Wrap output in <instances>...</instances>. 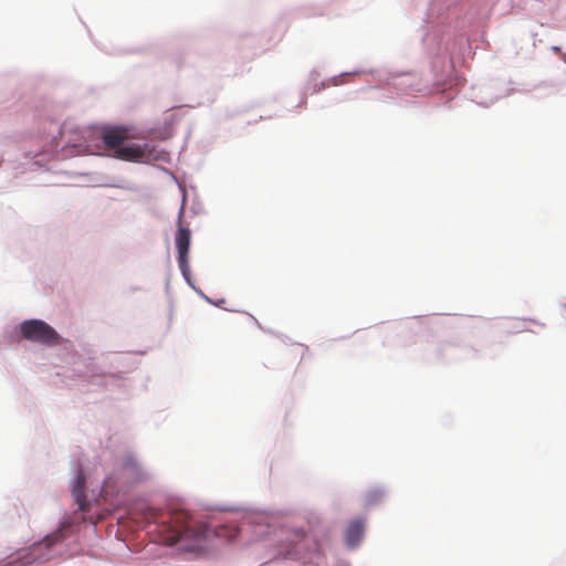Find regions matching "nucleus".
<instances>
[{
	"mask_svg": "<svg viewBox=\"0 0 566 566\" xmlns=\"http://www.w3.org/2000/svg\"><path fill=\"white\" fill-rule=\"evenodd\" d=\"M160 539L165 545L172 546L177 542H185V549L191 551L199 547L201 541L208 539L210 527L205 523H195L189 513L179 510L169 514L167 521L160 524Z\"/></svg>",
	"mask_w": 566,
	"mask_h": 566,
	"instance_id": "obj_1",
	"label": "nucleus"
},
{
	"mask_svg": "<svg viewBox=\"0 0 566 566\" xmlns=\"http://www.w3.org/2000/svg\"><path fill=\"white\" fill-rule=\"evenodd\" d=\"M23 338L45 346H55L60 343L56 331L41 319L24 321L20 325Z\"/></svg>",
	"mask_w": 566,
	"mask_h": 566,
	"instance_id": "obj_2",
	"label": "nucleus"
},
{
	"mask_svg": "<svg viewBox=\"0 0 566 566\" xmlns=\"http://www.w3.org/2000/svg\"><path fill=\"white\" fill-rule=\"evenodd\" d=\"M185 210L184 206H181L178 214V230L176 233V247L178 251V264L181 273L184 276L187 277L189 273V248H190V238L191 233L188 228H185L182 226V217H184Z\"/></svg>",
	"mask_w": 566,
	"mask_h": 566,
	"instance_id": "obj_3",
	"label": "nucleus"
},
{
	"mask_svg": "<svg viewBox=\"0 0 566 566\" xmlns=\"http://www.w3.org/2000/svg\"><path fill=\"white\" fill-rule=\"evenodd\" d=\"M114 157L127 161H143L150 157V148L148 144L138 145H123L117 149Z\"/></svg>",
	"mask_w": 566,
	"mask_h": 566,
	"instance_id": "obj_4",
	"label": "nucleus"
},
{
	"mask_svg": "<svg viewBox=\"0 0 566 566\" xmlns=\"http://www.w3.org/2000/svg\"><path fill=\"white\" fill-rule=\"evenodd\" d=\"M128 138V129L125 127H108L102 132V140L105 148L113 150L114 154H116L117 149L120 148Z\"/></svg>",
	"mask_w": 566,
	"mask_h": 566,
	"instance_id": "obj_5",
	"label": "nucleus"
},
{
	"mask_svg": "<svg viewBox=\"0 0 566 566\" xmlns=\"http://www.w3.org/2000/svg\"><path fill=\"white\" fill-rule=\"evenodd\" d=\"M122 471L127 480L133 483L144 481L147 475L134 457H127L122 465Z\"/></svg>",
	"mask_w": 566,
	"mask_h": 566,
	"instance_id": "obj_6",
	"label": "nucleus"
},
{
	"mask_svg": "<svg viewBox=\"0 0 566 566\" xmlns=\"http://www.w3.org/2000/svg\"><path fill=\"white\" fill-rule=\"evenodd\" d=\"M365 522L360 518L354 520L349 523L345 532V541L349 547H356L364 535Z\"/></svg>",
	"mask_w": 566,
	"mask_h": 566,
	"instance_id": "obj_7",
	"label": "nucleus"
},
{
	"mask_svg": "<svg viewBox=\"0 0 566 566\" xmlns=\"http://www.w3.org/2000/svg\"><path fill=\"white\" fill-rule=\"evenodd\" d=\"M85 476L82 471L78 472L75 483L73 485V496L75 502L78 505V510L82 512H86L90 510V503L86 501L85 496Z\"/></svg>",
	"mask_w": 566,
	"mask_h": 566,
	"instance_id": "obj_8",
	"label": "nucleus"
},
{
	"mask_svg": "<svg viewBox=\"0 0 566 566\" xmlns=\"http://www.w3.org/2000/svg\"><path fill=\"white\" fill-rule=\"evenodd\" d=\"M70 526H71V522H69V521L63 522L61 528H59L54 533L48 535L44 538L43 543H41L39 546L45 545L46 547H51L55 543L61 542L65 537L64 530Z\"/></svg>",
	"mask_w": 566,
	"mask_h": 566,
	"instance_id": "obj_9",
	"label": "nucleus"
},
{
	"mask_svg": "<svg viewBox=\"0 0 566 566\" xmlns=\"http://www.w3.org/2000/svg\"><path fill=\"white\" fill-rule=\"evenodd\" d=\"M384 491L380 489H373L365 494V505L371 506L379 503L384 499Z\"/></svg>",
	"mask_w": 566,
	"mask_h": 566,
	"instance_id": "obj_10",
	"label": "nucleus"
},
{
	"mask_svg": "<svg viewBox=\"0 0 566 566\" xmlns=\"http://www.w3.org/2000/svg\"><path fill=\"white\" fill-rule=\"evenodd\" d=\"M113 486V482H112V478L108 476L105 481H104V485H103V492L104 493H108V489H111Z\"/></svg>",
	"mask_w": 566,
	"mask_h": 566,
	"instance_id": "obj_11",
	"label": "nucleus"
},
{
	"mask_svg": "<svg viewBox=\"0 0 566 566\" xmlns=\"http://www.w3.org/2000/svg\"><path fill=\"white\" fill-rule=\"evenodd\" d=\"M559 50H560V49H559L558 46H554V48H553V51H554V52H559Z\"/></svg>",
	"mask_w": 566,
	"mask_h": 566,
	"instance_id": "obj_12",
	"label": "nucleus"
}]
</instances>
